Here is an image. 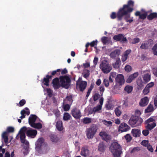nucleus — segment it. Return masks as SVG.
Listing matches in <instances>:
<instances>
[{
	"mask_svg": "<svg viewBox=\"0 0 157 157\" xmlns=\"http://www.w3.org/2000/svg\"><path fill=\"white\" fill-rule=\"evenodd\" d=\"M36 148L38 152L41 154H45L49 150L47 144L44 142V139L42 137L39 138L36 142Z\"/></svg>",
	"mask_w": 157,
	"mask_h": 157,
	"instance_id": "1",
	"label": "nucleus"
},
{
	"mask_svg": "<svg viewBox=\"0 0 157 157\" xmlns=\"http://www.w3.org/2000/svg\"><path fill=\"white\" fill-rule=\"evenodd\" d=\"M110 151L114 157H119L122 153L121 146L117 142L113 143L109 147Z\"/></svg>",
	"mask_w": 157,
	"mask_h": 157,
	"instance_id": "2",
	"label": "nucleus"
},
{
	"mask_svg": "<svg viewBox=\"0 0 157 157\" xmlns=\"http://www.w3.org/2000/svg\"><path fill=\"white\" fill-rule=\"evenodd\" d=\"M143 121L142 118L136 116L132 115L128 121L129 124L132 127L141 125Z\"/></svg>",
	"mask_w": 157,
	"mask_h": 157,
	"instance_id": "3",
	"label": "nucleus"
},
{
	"mask_svg": "<svg viewBox=\"0 0 157 157\" xmlns=\"http://www.w3.org/2000/svg\"><path fill=\"white\" fill-rule=\"evenodd\" d=\"M98 129L97 125L92 124L86 131V133L87 138L89 139H92L96 134Z\"/></svg>",
	"mask_w": 157,
	"mask_h": 157,
	"instance_id": "4",
	"label": "nucleus"
},
{
	"mask_svg": "<svg viewBox=\"0 0 157 157\" xmlns=\"http://www.w3.org/2000/svg\"><path fill=\"white\" fill-rule=\"evenodd\" d=\"M99 67L102 72L106 74L109 73L112 69L111 66L106 60H104L101 62Z\"/></svg>",
	"mask_w": 157,
	"mask_h": 157,
	"instance_id": "5",
	"label": "nucleus"
},
{
	"mask_svg": "<svg viewBox=\"0 0 157 157\" xmlns=\"http://www.w3.org/2000/svg\"><path fill=\"white\" fill-rule=\"evenodd\" d=\"M61 86L63 87L68 88L71 82L70 78L67 75L60 76L59 78Z\"/></svg>",
	"mask_w": 157,
	"mask_h": 157,
	"instance_id": "6",
	"label": "nucleus"
},
{
	"mask_svg": "<svg viewBox=\"0 0 157 157\" xmlns=\"http://www.w3.org/2000/svg\"><path fill=\"white\" fill-rule=\"evenodd\" d=\"M128 14V4L124 5L117 13V17L118 20H121L124 16Z\"/></svg>",
	"mask_w": 157,
	"mask_h": 157,
	"instance_id": "7",
	"label": "nucleus"
},
{
	"mask_svg": "<svg viewBox=\"0 0 157 157\" xmlns=\"http://www.w3.org/2000/svg\"><path fill=\"white\" fill-rule=\"evenodd\" d=\"M71 113L72 116L76 119H79L82 116L80 111L76 107L72 109Z\"/></svg>",
	"mask_w": 157,
	"mask_h": 157,
	"instance_id": "8",
	"label": "nucleus"
},
{
	"mask_svg": "<svg viewBox=\"0 0 157 157\" xmlns=\"http://www.w3.org/2000/svg\"><path fill=\"white\" fill-rule=\"evenodd\" d=\"M116 85L121 86L125 82L123 75L121 74H118L115 78Z\"/></svg>",
	"mask_w": 157,
	"mask_h": 157,
	"instance_id": "9",
	"label": "nucleus"
},
{
	"mask_svg": "<svg viewBox=\"0 0 157 157\" xmlns=\"http://www.w3.org/2000/svg\"><path fill=\"white\" fill-rule=\"evenodd\" d=\"M154 86V83L153 82H151L147 84L143 91V94L146 95L151 90Z\"/></svg>",
	"mask_w": 157,
	"mask_h": 157,
	"instance_id": "10",
	"label": "nucleus"
},
{
	"mask_svg": "<svg viewBox=\"0 0 157 157\" xmlns=\"http://www.w3.org/2000/svg\"><path fill=\"white\" fill-rule=\"evenodd\" d=\"M99 135L101 137L102 140L107 142H109L111 139V136L105 132H100Z\"/></svg>",
	"mask_w": 157,
	"mask_h": 157,
	"instance_id": "11",
	"label": "nucleus"
},
{
	"mask_svg": "<svg viewBox=\"0 0 157 157\" xmlns=\"http://www.w3.org/2000/svg\"><path fill=\"white\" fill-rule=\"evenodd\" d=\"M113 39L117 41H120L123 43L127 41L126 37H124L122 34L115 35L113 37Z\"/></svg>",
	"mask_w": 157,
	"mask_h": 157,
	"instance_id": "12",
	"label": "nucleus"
},
{
	"mask_svg": "<svg viewBox=\"0 0 157 157\" xmlns=\"http://www.w3.org/2000/svg\"><path fill=\"white\" fill-rule=\"evenodd\" d=\"M37 134V131L36 130L29 129L27 131V136L32 138H34Z\"/></svg>",
	"mask_w": 157,
	"mask_h": 157,
	"instance_id": "13",
	"label": "nucleus"
},
{
	"mask_svg": "<svg viewBox=\"0 0 157 157\" xmlns=\"http://www.w3.org/2000/svg\"><path fill=\"white\" fill-rule=\"evenodd\" d=\"M87 83L86 81H82L80 83H78V87L79 90L82 92H83L86 89L87 86Z\"/></svg>",
	"mask_w": 157,
	"mask_h": 157,
	"instance_id": "14",
	"label": "nucleus"
},
{
	"mask_svg": "<svg viewBox=\"0 0 157 157\" xmlns=\"http://www.w3.org/2000/svg\"><path fill=\"white\" fill-rule=\"evenodd\" d=\"M52 83L55 89H58L61 86L59 83V79L58 78H56L53 80Z\"/></svg>",
	"mask_w": 157,
	"mask_h": 157,
	"instance_id": "15",
	"label": "nucleus"
},
{
	"mask_svg": "<svg viewBox=\"0 0 157 157\" xmlns=\"http://www.w3.org/2000/svg\"><path fill=\"white\" fill-rule=\"evenodd\" d=\"M149 102V99L147 97H145L142 98L140 102V105L141 106H145L147 105Z\"/></svg>",
	"mask_w": 157,
	"mask_h": 157,
	"instance_id": "16",
	"label": "nucleus"
},
{
	"mask_svg": "<svg viewBox=\"0 0 157 157\" xmlns=\"http://www.w3.org/2000/svg\"><path fill=\"white\" fill-rule=\"evenodd\" d=\"M127 124L125 123H121L118 128L119 132H126L128 131V127Z\"/></svg>",
	"mask_w": 157,
	"mask_h": 157,
	"instance_id": "17",
	"label": "nucleus"
},
{
	"mask_svg": "<svg viewBox=\"0 0 157 157\" xmlns=\"http://www.w3.org/2000/svg\"><path fill=\"white\" fill-rule=\"evenodd\" d=\"M147 12H145L143 14H141L140 12L137 11L135 13V15L136 16H139V18L142 20L145 19L147 16Z\"/></svg>",
	"mask_w": 157,
	"mask_h": 157,
	"instance_id": "18",
	"label": "nucleus"
},
{
	"mask_svg": "<svg viewBox=\"0 0 157 157\" xmlns=\"http://www.w3.org/2000/svg\"><path fill=\"white\" fill-rule=\"evenodd\" d=\"M19 133L20 134V138L21 143L25 144L26 145H28L29 142L25 139L26 137L25 133Z\"/></svg>",
	"mask_w": 157,
	"mask_h": 157,
	"instance_id": "19",
	"label": "nucleus"
},
{
	"mask_svg": "<svg viewBox=\"0 0 157 157\" xmlns=\"http://www.w3.org/2000/svg\"><path fill=\"white\" fill-rule=\"evenodd\" d=\"M131 133L134 137H139L141 134L140 130L138 129L134 128L132 129Z\"/></svg>",
	"mask_w": 157,
	"mask_h": 157,
	"instance_id": "20",
	"label": "nucleus"
},
{
	"mask_svg": "<svg viewBox=\"0 0 157 157\" xmlns=\"http://www.w3.org/2000/svg\"><path fill=\"white\" fill-rule=\"evenodd\" d=\"M106 145L103 142H100L98 146V150L100 152H103L105 150Z\"/></svg>",
	"mask_w": 157,
	"mask_h": 157,
	"instance_id": "21",
	"label": "nucleus"
},
{
	"mask_svg": "<svg viewBox=\"0 0 157 157\" xmlns=\"http://www.w3.org/2000/svg\"><path fill=\"white\" fill-rule=\"evenodd\" d=\"M136 84L137 85V88L139 90L143 88L144 87V82L140 77L138 78L137 79Z\"/></svg>",
	"mask_w": 157,
	"mask_h": 157,
	"instance_id": "22",
	"label": "nucleus"
},
{
	"mask_svg": "<svg viewBox=\"0 0 157 157\" xmlns=\"http://www.w3.org/2000/svg\"><path fill=\"white\" fill-rule=\"evenodd\" d=\"M120 54V50L119 49H116L112 52L110 54V56L112 58L118 57Z\"/></svg>",
	"mask_w": 157,
	"mask_h": 157,
	"instance_id": "23",
	"label": "nucleus"
},
{
	"mask_svg": "<svg viewBox=\"0 0 157 157\" xmlns=\"http://www.w3.org/2000/svg\"><path fill=\"white\" fill-rule=\"evenodd\" d=\"M37 118V116L35 115H31L29 118V123L31 126L32 124L35 123Z\"/></svg>",
	"mask_w": 157,
	"mask_h": 157,
	"instance_id": "24",
	"label": "nucleus"
},
{
	"mask_svg": "<svg viewBox=\"0 0 157 157\" xmlns=\"http://www.w3.org/2000/svg\"><path fill=\"white\" fill-rule=\"evenodd\" d=\"M89 150H88L87 147H82L81 155L84 157H86L89 155Z\"/></svg>",
	"mask_w": 157,
	"mask_h": 157,
	"instance_id": "25",
	"label": "nucleus"
},
{
	"mask_svg": "<svg viewBox=\"0 0 157 157\" xmlns=\"http://www.w3.org/2000/svg\"><path fill=\"white\" fill-rule=\"evenodd\" d=\"M56 127L57 129L59 131H62L63 130V127L62 121L59 120L57 121L56 123Z\"/></svg>",
	"mask_w": 157,
	"mask_h": 157,
	"instance_id": "26",
	"label": "nucleus"
},
{
	"mask_svg": "<svg viewBox=\"0 0 157 157\" xmlns=\"http://www.w3.org/2000/svg\"><path fill=\"white\" fill-rule=\"evenodd\" d=\"M138 72H135L128 77V83H131L132 81L134 80L138 75Z\"/></svg>",
	"mask_w": 157,
	"mask_h": 157,
	"instance_id": "27",
	"label": "nucleus"
},
{
	"mask_svg": "<svg viewBox=\"0 0 157 157\" xmlns=\"http://www.w3.org/2000/svg\"><path fill=\"white\" fill-rule=\"evenodd\" d=\"M52 76L51 75H47L46 76L45 78H44L43 81V82L44 83V85L48 86H49V79H51L52 78Z\"/></svg>",
	"mask_w": 157,
	"mask_h": 157,
	"instance_id": "28",
	"label": "nucleus"
},
{
	"mask_svg": "<svg viewBox=\"0 0 157 157\" xmlns=\"http://www.w3.org/2000/svg\"><path fill=\"white\" fill-rule=\"evenodd\" d=\"M64 101L65 102L71 105L73 102L72 96L71 95L67 96Z\"/></svg>",
	"mask_w": 157,
	"mask_h": 157,
	"instance_id": "29",
	"label": "nucleus"
},
{
	"mask_svg": "<svg viewBox=\"0 0 157 157\" xmlns=\"http://www.w3.org/2000/svg\"><path fill=\"white\" fill-rule=\"evenodd\" d=\"M50 138L51 141L54 143H56L59 140V139L58 136L54 134H51L50 136Z\"/></svg>",
	"mask_w": 157,
	"mask_h": 157,
	"instance_id": "30",
	"label": "nucleus"
},
{
	"mask_svg": "<svg viewBox=\"0 0 157 157\" xmlns=\"http://www.w3.org/2000/svg\"><path fill=\"white\" fill-rule=\"evenodd\" d=\"M151 79V75L148 73L145 74L143 77V79L145 84L149 82Z\"/></svg>",
	"mask_w": 157,
	"mask_h": 157,
	"instance_id": "31",
	"label": "nucleus"
},
{
	"mask_svg": "<svg viewBox=\"0 0 157 157\" xmlns=\"http://www.w3.org/2000/svg\"><path fill=\"white\" fill-rule=\"evenodd\" d=\"M157 18V13H152L150 14L147 17V19L149 20Z\"/></svg>",
	"mask_w": 157,
	"mask_h": 157,
	"instance_id": "32",
	"label": "nucleus"
},
{
	"mask_svg": "<svg viewBox=\"0 0 157 157\" xmlns=\"http://www.w3.org/2000/svg\"><path fill=\"white\" fill-rule=\"evenodd\" d=\"M121 109V107L120 106H118L115 109L114 112L117 117H119L120 116L122 112Z\"/></svg>",
	"mask_w": 157,
	"mask_h": 157,
	"instance_id": "33",
	"label": "nucleus"
},
{
	"mask_svg": "<svg viewBox=\"0 0 157 157\" xmlns=\"http://www.w3.org/2000/svg\"><path fill=\"white\" fill-rule=\"evenodd\" d=\"M82 75L84 78H87L90 75V71L86 69H84L82 73Z\"/></svg>",
	"mask_w": 157,
	"mask_h": 157,
	"instance_id": "34",
	"label": "nucleus"
},
{
	"mask_svg": "<svg viewBox=\"0 0 157 157\" xmlns=\"http://www.w3.org/2000/svg\"><path fill=\"white\" fill-rule=\"evenodd\" d=\"M147 124V125L145 126L146 129L150 130L153 129L156 125V124L155 122H153Z\"/></svg>",
	"mask_w": 157,
	"mask_h": 157,
	"instance_id": "35",
	"label": "nucleus"
},
{
	"mask_svg": "<svg viewBox=\"0 0 157 157\" xmlns=\"http://www.w3.org/2000/svg\"><path fill=\"white\" fill-rule=\"evenodd\" d=\"M121 64V61L119 58L117 59L116 62L113 64V66L114 68H118Z\"/></svg>",
	"mask_w": 157,
	"mask_h": 157,
	"instance_id": "36",
	"label": "nucleus"
},
{
	"mask_svg": "<svg viewBox=\"0 0 157 157\" xmlns=\"http://www.w3.org/2000/svg\"><path fill=\"white\" fill-rule=\"evenodd\" d=\"M154 110L153 105L149 104L147 109L145 110V113H148L152 112Z\"/></svg>",
	"mask_w": 157,
	"mask_h": 157,
	"instance_id": "37",
	"label": "nucleus"
},
{
	"mask_svg": "<svg viewBox=\"0 0 157 157\" xmlns=\"http://www.w3.org/2000/svg\"><path fill=\"white\" fill-rule=\"evenodd\" d=\"M82 121L84 124H89L92 122V119L90 117H84L82 120Z\"/></svg>",
	"mask_w": 157,
	"mask_h": 157,
	"instance_id": "38",
	"label": "nucleus"
},
{
	"mask_svg": "<svg viewBox=\"0 0 157 157\" xmlns=\"http://www.w3.org/2000/svg\"><path fill=\"white\" fill-rule=\"evenodd\" d=\"M2 138L4 139V141L6 143L8 142V139L7 132L5 131L3 132L2 134Z\"/></svg>",
	"mask_w": 157,
	"mask_h": 157,
	"instance_id": "39",
	"label": "nucleus"
},
{
	"mask_svg": "<svg viewBox=\"0 0 157 157\" xmlns=\"http://www.w3.org/2000/svg\"><path fill=\"white\" fill-rule=\"evenodd\" d=\"M149 46V43L147 41L142 44L140 48L141 49H146L148 48Z\"/></svg>",
	"mask_w": 157,
	"mask_h": 157,
	"instance_id": "40",
	"label": "nucleus"
},
{
	"mask_svg": "<svg viewBox=\"0 0 157 157\" xmlns=\"http://www.w3.org/2000/svg\"><path fill=\"white\" fill-rule=\"evenodd\" d=\"M31 126L33 128L37 129H40L42 127V124L40 123H34L32 124V125Z\"/></svg>",
	"mask_w": 157,
	"mask_h": 157,
	"instance_id": "41",
	"label": "nucleus"
},
{
	"mask_svg": "<svg viewBox=\"0 0 157 157\" xmlns=\"http://www.w3.org/2000/svg\"><path fill=\"white\" fill-rule=\"evenodd\" d=\"M61 70L60 69H57L56 70L53 71L51 73V76L56 75V76H58L60 75Z\"/></svg>",
	"mask_w": 157,
	"mask_h": 157,
	"instance_id": "42",
	"label": "nucleus"
},
{
	"mask_svg": "<svg viewBox=\"0 0 157 157\" xmlns=\"http://www.w3.org/2000/svg\"><path fill=\"white\" fill-rule=\"evenodd\" d=\"M71 116L68 113H65L64 114L63 119L64 121H67L70 119Z\"/></svg>",
	"mask_w": 157,
	"mask_h": 157,
	"instance_id": "43",
	"label": "nucleus"
},
{
	"mask_svg": "<svg viewBox=\"0 0 157 157\" xmlns=\"http://www.w3.org/2000/svg\"><path fill=\"white\" fill-rule=\"evenodd\" d=\"M155 120L152 117H150L145 121V123L147 124L153 122H155Z\"/></svg>",
	"mask_w": 157,
	"mask_h": 157,
	"instance_id": "44",
	"label": "nucleus"
},
{
	"mask_svg": "<svg viewBox=\"0 0 157 157\" xmlns=\"http://www.w3.org/2000/svg\"><path fill=\"white\" fill-rule=\"evenodd\" d=\"M128 58V50H126L125 53L122 56L121 59L122 62H124L126 61Z\"/></svg>",
	"mask_w": 157,
	"mask_h": 157,
	"instance_id": "45",
	"label": "nucleus"
},
{
	"mask_svg": "<svg viewBox=\"0 0 157 157\" xmlns=\"http://www.w3.org/2000/svg\"><path fill=\"white\" fill-rule=\"evenodd\" d=\"M153 54L157 56V43L155 44L152 48Z\"/></svg>",
	"mask_w": 157,
	"mask_h": 157,
	"instance_id": "46",
	"label": "nucleus"
},
{
	"mask_svg": "<svg viewBox=\"0 0 157 157\" xmlns=\"http://www.w3.org/2000/svg\"><path fill=\"white\" fill-rule=\"evenodd\" d=\"M28 130V129H27V128H26V127L24 126L23 127H22L19 131V133H23L26 134L27 131Z\"/></svg>",
	"mask_w": 157,
	"mask_h": 157,
	"instance_id": "47",
	"label": "nucleus"
},
{
	"mask_svg": "<svg viewBox=\"0 0 157 157\" xmlns=\"http://www.w3.org/2000/svg\"><path fill=\"white\" fill-rule=\"evenodd\" d=\"M139 41V38H136L133 39V40H131L130 41V42L133 44H135L138 43Z\"/></svg>",
	"mask_w": 157,
	"mask_h": 157,
	"instance_id": "48",
	"label": "nucleus"
},
{
	"mask_svg": "<svg viewBox=\"0 0 157 157\" xmlns=\"http://www.w3.org/2000/svg\"><path fill=\"white\" fill-rule=\"evenodd\" d=\"M113 105L111 103L109 102L106 105V107L108 109H113Z\"/></svg>",
	"mask_w": 157,
	"mask_h": 157,
	"instance_id": "49",
	"label": "nucleus"
},
{
	"mask_svg": "<svg viewBox=\"0 0 157 157\" xmlns=\"http://www.w3.org/2000/svg\"><path fill=\"white\" fill-rule=\"evenodd\" d=\"M26 103V101L24 99H22L19 102V104H17V105L20 107L23 106Z\"/></svg>",
	"mask_w": 157,
	"mask_h": 157,
	"instance_id": "50",
	"label": "nucleus"
},
{
	"mask_svg": "<svg viewBox=\"0 0 157 157\" xmlns=\"http://www.w3.org/2000/svg\"><path fill=\"white\" fill-rule=\"evenodd\" d=\"M148 140H144L142 141L141 143V144L144 147H147L149 144Z\"/></svg>",
	"mask_w": 157,
	"mask_h": 157,
	"instance_id": "51",
	"label": "nucleus"
},
{
	"mask_svg": "<svg viewBox=\"0 0 157 157\" xmlns=\"http://www.w3.org/2000/svg\"><path fill=\"white\" fill-rule=\"evenodd\" d=\"M102 106L101 105H98L96 107H94L93 109V111L94 112H96L99 111L101 109Z\"/></svg>",
	"mask_w": 157,
	"mask_h": 157,
	"instance_id": "52",
	"label": "nucleus"
},
{
	"mask_svg": "<svg viewBox=\"0 0 157 157\" xmlns=\"http://www.w3.org/2000/svg\"><path fill=\"white\" fill-rule=\"evenodd\" d=\"M103 83L106 87H108L109 85V82L108 80L107 79H104L103 81Z\"/></svg>",
	"mask_w": 157,
	"mask_h": 157,
	"instance_id": "53",
	"label": "nucleus"
},
{
	"mask_svg": "<svg viewBox=\"0 0 157 157\" xmlns=\"http://www.w3.org/2000/svg\"><path fill=\"white\" fill-rule=\"evenodd\" d=\"M14 131V128L12 127L9 126L7 128V131L9 133L13 132Z\"/></svg>",
	"mask_w": 157,
	"mask_h": 157,
	"instance_id": "54",
	"label": "nucleus"
},
{
	"mask_svg": "<svg viewBox=\"0 0 157 157\" xmlns=\"http://www.w3.org/2000/svg\"><path fill=\"white\" fill-rule=\"evenodd\" d=\"M100 95L98 93L95 94L93 96V100L94 101H96L99 98Z\"/></svg>",
	"mask_w": 157,
	"mask_h": 157,
	"instance_id": "55",
	"label": "nucleus"
},
{
	"mask_svg": "<svg viewBox=\"0 0 157 157\" xmlns=\"http://www.w3.org/2000/svg\"><path fill=\"white\" fill-rule=\"evenodd\" d=\"M141 112L140 110L138 109H136L135 112L134 116H137L138 117H140V116L141 114Z\"/></svg>",
	"mask_w": 157,
	"mask_h": 157,
	"instance_id": "56",
	"label": "nucleus"
},
{
	"mask_svg": "<svg viewBox=\"0 0 157 157\" xmlns=\"http://www.w3.org/2000/svg\"><path fill=\"white\" fill-rule=\"evenodd\" d=\"M70 106L69 104H66L63 107V109L65 111H68L70 109Z\"/></svg>",
	"mask_w": 157,
	"mask_h": 157,
	"instance_id": "57",
	"label": "nucleus"
},
{
	"mask_svg": "<svg viewBox=\"0 0 157 157\" xmlns=\"http://www.w3.org/2000/svg\"><path fill=\"white\" fill-rule=\"evenodd\" d=\"M108 37H107L103 36L101 38V41L104 44H106L108 41Z\"/></svg>",
	"mask_w": 157,
	"mask_h": 157,
	"instance_id": "58",
	"label": "nucleus"
},
{
	"mask_svg": "<svg viewBox=\"0 0 157 157\" xmlns=\"http://www.w3.org/2000/svg\"><path fill=\"white\" fill-rule=\"evenodd\" d=\"M148 129L144 130L142 131V134L145 136H147L149 134Z\"/></svg>",
	"mask_w": 157,
	"mask_h": 157,
	"instance_id": "59",
	"label": "nucleus"
},
{
	"mask_svg": "<svg viewBox=\"0 0 157 157\" xmlns=\"http://www.w3.org/2000/svg\"><path fill=\"white\" fill-rule=\"evenodd\" d=\"M117 17V13L115 12L112 13L110 15V17L112 19H114Z\"/></svg>",
	"mask_w": 157,
	"mask_h": 157,
	"instance_id": "60",
	"label": "nucleus"
},
{
	"mask_svg": "<svg viewBox=\"0 0 157 157\" xmlns=\"http://www.w3.org/2000/svg\"><path fill=\"white\" fill-rule=\"evenodd\" d=\"M134 5V2L132 0L128 1V6L133 7Z\"/></svg>",
	"mask_w": 157,
	"mask_h": 157,
	"instance_id": "61",
	"label": "nucleus"
},
{
	"mask_svg": "<svg viewBox=\"0 0 157 157\" xmlns=\"http://www.w3.org/2000/svg\"><path fill=\"white\" fill-rule=\"evenodd\" d=\"M98 41L96 40H94L91 42L90 43V45L92 47H93L95 45H97Z\"/></svg>",
	"mask_w": 157,
	"mask_h": 157,
	"instance_id": "62",
	"label": "nucleus"
},
{
	"mask_svg": "<svg viewBox=\"0 0 157 157\" xmlns=\"http://www.w3.org/2000/svg\"><path fill=\"white\" fill-rule=\"evenodd\" d=\"M83 65L84 68L89 67L90 66V63L89 62L83 63Z\"/></svg>",
	"mask_w": 157,
	"mask_h": 157,
	"instance_id": "63",
	"label": "nucleus"
},
{
	"mask_svg": "<svg viewBox=\"0 0 157 157\" xmlns=\"http://www.w3.org/2000/svg\"><path fill=\"white\" fill-rule=\"evenodd\" d=\"M98 60V58L96 57H94V59L93 60V63H94V66H96L97 64Z\"/></svg>",
	"mask_w": 157,
	"mask_h": 157,
	"instance_id": "64",
	"label": "nucleus"
}]
</instances>
